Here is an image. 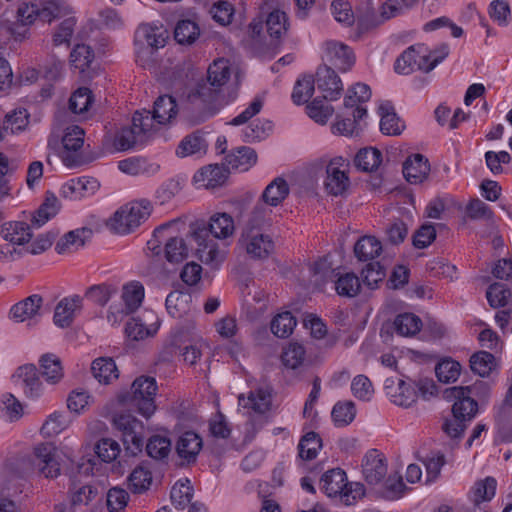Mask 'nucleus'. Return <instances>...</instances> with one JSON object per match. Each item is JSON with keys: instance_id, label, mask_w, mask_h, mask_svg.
<instances>
[{"instance_id": "f257e3e1", "label": "nucleus", "mask_w": 512, "mask_h": 512, "mask_svg": "<svg viewBox=\"0 0 512 512\" xmlns=\"http://www.w3.org/2000/svg\"><path fill=\"white\" fill-rule=\"evenodd\" d=\"M489 386L484 381H478L473 386H454L446 388L443 397L448 401H454L452 405V418L443 423L444 432L451 438H460L466 427L478 412V403L472 395L482 393L486 395Z\"/></svg>"}, {"instance_id": "f03ea898", "label": "nucleus", "mask_w": 512, "mask_h": 512, "mask_svg": "<svg viewBox=\"0 0 512 512\" xmlns=\"http://www.w3.org/2000/svg\"><path fill=\"white\" fill-rule=\"evenodd\" d=\"M234 232L233 218L227 213H218L210 218L209 223L197 221L191 226V238L196 243L197 257L206 264L220 263L224 256L211 237L225 239Z\"/></svg>"}, {"instance_id": "7ed1b4c3", "label": "nucleus", "mask_w": 512, "mask_h": 512, "mask_svg": "<svg viewBox=\"0 0 512 512\" xmlns=\"http://www.w3.org/2000/svg\"><path fill=\"white\" fill-rule=\"evenodd\" d=\"M152 212L148 200L133 201L120 207L108 220V228L117 234H129L145 222Z\"/></svg>"}, {"instance_id": "20e7f679", "label": "nucleus", "mask_w": 512, "mask_h": 512, "mask_svg": "<svg viewBox=\"0 0 512 512\" xmlns=\"http://www.w3.org/2000/svg\"><path fill=\"white\" fill-rule=\"evenodd\" d=\"M313 275L319 277L323 283L333 282L335 291L339 296L353 298L361 289L359 278L352 272L340 273L337 268L326 259L316 261L312 266Z\"/></svg>"}, {"instance_id": "39448f33", "label": "nucleus", "mask_w": 512, "mask_h": 512, "mask_svg": "<svg viewBox=\"0 0 512 512\" xmlns=\"http://www.w3.org/2000/svg\"><path fill=\"white\" fill-rule=\"evenodd\" d=\"M152 130L150 111H136L132 118V126L123 128L115 138V147L119 151H125L143 144Z\"/></svg>"}, {"instance_id": "423d86ee", "label": "nucleus", "mask_w": 512, "mask_h": 512, "mask_svg": "<svg viewBox=\"0 0 512 512\" xmlns=\"http://www.w3.org/2000/svg\"><path fill=\"white\" fill-rule=\"evenodd\" d=\"M157 391V384L154 378L141 376L134 380L131 385V393L128 399H123L144 417L149 418L156 409L154 397Z\"/></svg>"}, {"instance_id": "0eeeda50", "label": "nucleus", "mask_w": 512, "mask_h": 512, "mask_svg": "<svg viewBox=\"0 0 512 512\" xmlns=\"http://www.w3.org/2000/svg\"><path fill=\"white\" fill-rule=\"evenodd\" d=\"M113 426L121 432L126 453L135 456L143 448V430L141 421L131 414L119 413L113 416Z\"/></svg>"}, {"instance_id": "6e6552de", "label": "nucleus", "mask_w": 512, "mask_h": 512, "mask_svg": "<svg viewBox=\"0 0 512 512\" xmlns=\"http://www.w3.org/2000/svg\"><path fill=\"white\" fill-rule=\"evenodd\" d=\"M168 39V32L163 27L143 24L135 32L134 44L138 54H152L162 48Z\"/></svg>"}, {"instance_id": "1a4fd4ad", "label": "nucleus", "mask_w": 512, "mask_h": 512, "mask_svg": "<svg viewBox=\"0 0 512 512\" xmlns=\"http://www.w3.org/2000/svg\"><path fill=\"white\" fill-rule=\"evenodd\" d=\"M230 77V68L228 62L224 59L214 61L208 68L207 71V82L210 87L206 84L199 85L197 93L201 98H213V95L218 89L223 86Z\"/></svg>"}, {"instance_id": "9d476101", "label": "nucleus", "mask_w": 512, "mask_h": 512, "mask_svg": "<svg viewBox=\"0 0 512 512\" xmlns=\"http://www.w3.org/2000/svg\"><path fill=\"white\" fill-rule=\"evenodd\" d=\"M240 241L253 259L268 258L275 248L274 241L269 235L257 231H244Z\"/></svg>"}, {"instance_id": "9b49d317", "label": "nucleus", "mask_w": 512, "mask_h": 512, "mask_svg": "<svg viewBox=\"0 0 512 512\" xmlns=\"http://www.w3.org/2000/svg\"><path fill=\"white\" fill-rule=\"evenodd\" d=\"M362 474L369 485H378L387 474V460L376 449L369 450L362 460Z\"/></svg>"}, {"instance_id": "f8f14e48", "label": "nucleus", "mask_w": 512, "mask_h": 512, "mask_svg": "<svg viewBox=\"0 0 512 512\" xmlns=\"http://www.w3.org/2000/svg\"><path fill=\"white\" fill-rule=\"evenodd\" d=\"M318 90L323 94V99L336 101L343 92V84L336 72L329 66L323 65L317 69L316 80Z\"/></svg>"}, {"instance_id": "ddd939ff", "label": "nucleus", "mask_w": 512, "mask_h": 512, "mask_svg": "<svg viewBox=\"0 0 512 512\" xmlns=\"http://www.w3.org/2000/svg\"><path fill=\"white\" fill-rule=\"evenodd\" d=\"M203 446L202 438L193 431L182 433L175 443V452L181 465L195 463Z\"/></svg>"}, {"instance_id": "4468645a", "label": "nucleus", "mask_w": 512, "mask_h": 512, "mask_svg": "<svg viewBox=\"0 0 512 512\" xmlns=\"http://www.w3.org/2000/svg\"><path fill=\"white\" fill-rule=\"evenodd\" d=\"M367 109L358 105L356 108L345 110L337 115L336 122L332 125V133L342 136H352L358 133L360 121L366 117Z\"/></svg>"}, {"instance_id": "2eb2a0df", "label": "nucleus", "mask_w": 512, "mask_h": 512, "mask_svg": "<svg viewBox=\"0 0 512 512\" xmlns=\"http://www.w3.org/2000/svg\"><path fill=\"white\" fill-rule=\"evenodd\" d=\"M84 135V130L77 125L67 127L62 138L64 151L61 155L62 161L67 167H74L80 163L79 157L71 152H77L83 146Z\"/></svg>"}, {"instance_id": "dca6fc26", "label": "nucleus", "mask_w": 512, "mask_h": 512, "mask_svg": "<svg viewBox=\"0 0 512 512\" xmlns=\"http://www.w3.org/2000/svg\"><path fill=\"white\" fill-rule=\"evenodd\" d=\"M239 406L251 410L257 414H265L272 406V388L268 386L258 387L251 390L248 396H238Z\"/></svg>"}, {"instance_id": "f3484780", "label": "nucleus", "mask_w": 512, "mask_h": 512, "mask_svg": "<svg viewBox=\"0 0 512 512\" xmlns=\"http://www.w3.org/2000/svg\"><path fill=\"white\" fill-rule=\"evenodd\" d=\"M342 158H335L330 161L326 167V180L324 182L325 190L333 196H344L350 186L349 177L339 169Z\"/></svg>"}, {"instance_id": "a211bd4d", "label": "nucleus", "mask_w": 512, "mask_h": 512, "mask_svg": "<svg viewBox=\"0 0 512 512\" xmlns=\"http://www.w3.org/2000/svg\"><path fill=\"white\" fill-rule=\"evenodd\" d=\"M55 448L50 443H42L34 448V464L46 478L57 477L60 473L59 463L55 458Z\"/></svg>"}, {"instance_id": "6ab92c4d", "label": "nucleus", "mask_w": 512, "mask_h": 512, "mask_svg": "<svg viewBox=\"0 0 512 512\" xmlns=\"http://www.w3.org/2000/svg\"><path fill=\"white\" fill-rule=\"evenodd\" d=\"M82 309V298L79 295L63 298L55 307L54 323L61 328L72 325L75 316Z\"/></svg>"}, {"instance_id": "aec40b11", "label": "nucleus", "mask_w": 512, "mask_h": 512, "mask_svg": "<svg viewBox=\"0 0 512 512\" xmlns=\"http://www.w3.org/2000/svg\"><path fill=\"white\" fill-rule=\"evenodd\" d=\"M121 298L124 302V307L115 311L111 310L107 316L109 321H111V315H115V313L127 315L135 312L140 307L144 298L143 285L136 281L124 285ZM110 309H114V307Z\"/></svg>"}, {"instance_id": "412c9836", "label": "nucleus", "mask_w": 512, "mask_h": 512, "mask_svg": "<svg viewBox=\"0 0 512 512\" xmlns=\"http://www.w3.org/2000/svg\"><path fill=\"white\" fill-rule=\"evenodd\" d=\"M430 171L428 159L422 154H414L403 163V175L412 184L421 183Z\"/></svg>"}, {"instance_id": "4be33fe9", "label": "nucleus", "mask_w": 512, "mask_h": 512, "mask_svg": "<svg viewBox=\"0 0 512 512\" xmlns=\"http://www.w3.org/2000/svg\"><path fill=\"white\" fill-rule=\"evenodd\" d=\"M326 52L332 65L342 72L349 70L354 64V55L347 45L329 41L326 43Z\"/></svg>"}, {"instance_id": "5701e85b", "label": "nucleus", "mask_w": 512, "mask_h": 512, "mask_svg": "<svg viewBox=\"0 0 512 512\" xmlns=\"http://www.w3.org/2000/svg\"><path fill=\"white\" fill-rule=\"evenodd\" d=\"M43 299L34 294L16 303L10 310L11 317L17 322H24L40 315Z\"/></svg>"}, {"instance_id": "b1692460", "label": "nucleus", "mask_w": 512, "mask_h": 512, "mask_svg": "<svg viewBox=\"0 0 512 512\" xmlns=\"http://www.w3.org/2000/svg\"><path fill=\"white\" fill-rule=\"evenodd\" d=\"M427 57L416 51L413 46L407 48L395 61V71L401 74H409L414 70L425 71Z\"/></svg>"}, {"instance_id": "393cba45", "label": "nucleus", "mask_w": 512, "mask_h": 512, "mask_svg": "<svg viewBox=\"0 0 512 512\" xmlns=\"http://www.w3.org/2000/svg\"><path fill=\"white\" fill-rule=\"evenodd\" d=\"M381 116L380 130L386 135L397 136L405 129V123L395 113L391 102H383L379 106Z\"/></svg>"}, {"instance_id": "a878e982", "label": "nucleus", "mask_w": 512, "mask_h": 512, "mask_svg": "<svg viewBox=\"0 0 512 512\" xmlns=\"http://www.w3.org/2000/svg\"><path fill=\"white\" fill-rule=\"evenodd\" d=\"M93 231L90 228H81L66 233L55 246L58 254L70 251H77L83 247L88 239L92 237Z\"/></svg>"}, {"instance_id": "bb28decb", "label": "nucleus", "mask_w": 512, "mask_h": 512, "mask_svg": "<svg viewBox=\"0 0 512 512\" xmlns=\"http://www.w3.org/2000/svg\"><path fill=\"white\" fill-rule=\"evenodd\" d=\"M321 483V489L328 497H341L347 486V475L344 470L333 468L322 475Z\"/></svg>"}, {"instance_id": "cd10ccee", "label": "nucleus", "mask_w": 512, "mask_h": 512, "mask_svg": "<svg viewBox=\"0 0 512 512\" xmlns=\"http://www.w3.org/2000/svg\"><path fill=\"white\" fill-rule=\"evenodd\" d=\"M289 191L287 181L282 177H276L266 186L260 200L270 207H277L288 197Z\"/></svg>"}, {"instance_id": "c85d7f7f", "label": "nucleus", "mask_w": 512, "mask_h": 512, "mask_svg": "<svg viewBox=\"0 0 512 512\" xmlns=\"http://www.w3.org/2000/svg\"><path fill=\"white\" fill-rule=\"evenodd\" d=\"M177 114V104L175 99L170 95L159 96L153 107L150 117L152 123L156 121L159 124H166L171 121ZM154 124H152L153 126Z\"/></svg>"}, {"instance_id": "c756f323", "label": "nucleus", "mask_w": 512, "mask_h": 512, "mask_svg": "<svg viewBox=\"0 0 512 512\" xmlns=\"http://www.w3.org/2000/svg\"><path fill=\"white\" fill-rule=\"evenodd\" d=\"M91 372L99 383L105 385L110 384L119 377L115 361L110 357L95 359L91 365Z\"/></svg>"}, {"instance_id": "7c9ffc66", "label": "nucleus", "mask_w": 512, "mask_h": 512, "mask_svg": "<svg viewBox=\"0 0 512 512\" xmlns=\"http://www.w3.org/2000/svg\"><path fill=\"white\" fill-rule=\"evenodd\" d=\"M229 169L246 171L257 161V154L254 149L242 146L225 157Z\"/></svg>"}, {"instance_id": "2f4dec72", "label": "nucleus", "mask_w": 512, "mask_h": 512, "mask_svg": "<svg viewBox=\"0 0 512 512\" xmlns=\"http://www.w3.org/2000/svg\"><path fill=\"white\" fill-rule=\"evenodd\" d=\"M41 374L48 383H58L64 376L61 360L53 353H47L41 356L40 360Z\"/></svg>"}, {"instance_id": "473e14b6", "label": "nucleus", "mask_w": 512, "mask_h": 512, "mask_svg": "<svg viewBox=\"0 0 512 512\" xmlns=\"http://www.w3.org/2000/svg\"><path fill=\"white\" fill-rule=\"evenodd\" d=\"M1 234L6 241L16 245H23L32 237L30 226L21 221L5 223L2 226Z\"/></svg>"}, {"instance_id": "72a5a7b5", "label": "nucleus", "mask_w": 512, "mask_h": 512, "mask_svg": "<svg viewBox=\"0 0 512 512\" xmlns=\"http://www.w3.org/2000/svg\"><path fill=\"white\" fill-rule=\"evenodd\" d=\"M272 209L269 205L265 204L262 200L255 204L244 231H255L264 227L270 226L272 223Z\"/></svg>"}, {"instance_id": "f704fd0d", "label": "nucleus", "mask_w": 512, "mask_h": 512, "mask_svg": "<svg viewBox=\"0 0 512 512\" xmlns=\"http://www.w3.org/2000/svg\"><path fill=\"white\" fill-rule=\"evenodd\" d=\"M486 298L492 308L506 307L512 302V290L507 284L494 282L487 288Z\"/></svg>"}, {"instance_id": "c9c22d12", "label": "nucleus", "mask_w": 512, "mask_h": 512, "mask_svg": "<svg viewBox=\"0 0 512 512\" xmlns=\"http://www.w3.org/2000/svg\"><path fill=\"white\" fill-rule=\"evenodd\" d=\"M267 32L272 42H277L288 30V19L285 12L275 9L271 11L266 19Z\"/></svg>"}, {"instance_id": "e433bc0d", "label": "nucleus", "mask_w": 512, "mask_h": 512, "mask_svg": "<svg viewBox=\"0 0 512 512\" xmlns=\"http://www.w3.org/2000/svg\"><path fill=\"white\" fill-rule=\"evenodd\" d=\"M382 251V245L380 241L373 236H364L360 238L355 246V256L360 261L372 260L379 256Z\"/></svg>"}, {"instance_id": "4c0bfd02", "label": "nucleus", "mask_w": 512, "mask_h": 512, "mask_svg": "<svg viewBox=\"0 0 512 512\" xmlns=\"http://www.w3.org/2000/svg\"><path fill=\"white\" fill-rule=\"evenodd\" d=\"M59 211V201L53 193H47L45 201L40 205L32 218V225L39 228L53 218Z\"/></svg>"}, {"instance_id": "58836bf2", "label": "nucleus", "mask_w": 512, "mask_h": 512, "mask_svg": "<svg viewBox=\"0 0 512 512\" xmlns=\"http://www.w3.org/2000/svg\"><path fill=\"white\" fill-rule=\"evenodd\" d=\"M40 19L45 22H51L56 18L65 16L68 11V6L65 0H38Z\"/></svg>"}, {"instance_id": "ea45409f", "label": "nucleus", "mask_w": 512, "mask_h": 512, "mask_svg": "<svg viewBox=\"0 0 512 512\" xmlns=\"http://www.w3.org/2000/svg\"><path fill=\"white\" fill-rule=\"evenodd\" d=\"M227 178V170L218 164L203 167L196 175L197 181H204L207 188H215L222 185Z\"/></svg>"}, {"instance_id": "a19ab883", "label": "nucleus", "mask_w": 512, "mask_h": 512, "mask_svg": "<svg viewBox=\"0 0 512 512\" xmlns=\"http://www.w3.org/2000/svg\"><path fill=\"white\" fill-rule=\"evenodd\" d=\"M382 162V154L376 148H363L354 158L355 166L365 172H371L379 167Z\"/></svg>"}, {"instance_id": "79ce46f5", "label": "nucleus", "mask_w": 512, "mask_h": 512, "mask_svg": "<svg viewBox=\"0 0 512 512\" xmlns=\"http://www.w3.org/2000/svg\"><path fill=\"white\" fill-rule=\"evenodd\" d=\"M321 447L322 440L319 435L313 431L308 432L300 439L298 444V456L302 460H313L317 457Z\"/></svg>"}, {"instance_id": "37998d69", "label": "nucleus", "mask_w": 512, "mask_h": 512, "mask_svg": "<svg viewBox=\"0 0 512 512\" xmlns=\"http://www.w3.org/2000/svg\"><path fill=\"white\" fill-rule=\"evenodd\" d=\"M200 29L192 20L184 19L178 21L174 29L175 40L182 45H190L199 37Z\"/></svg>"}, {"instance_id": "c03bdc74", "label": "nucleus", "mask_w": 512, "mask_h": 512, "mask_svg": "<svg viewBox=\"0 0 512 512\" xmlns=\"http://www.w3.org/2000/svg\"><path fill=\"white\" fill-rule=\"evenodd\" d=\"M179 341V335L172 336L169 344L166 347L168 353L171 355H181L183 360L190 365L196 364L197 360L201 356L200 349L197 347V345H186L182 347Z\"/></svg>"}, {"instance_id": "a18cd8bd", "label": "nucleus", "mask_w": 512, "mask_h": 512, "mask_svg": "<svg viewBox=\"0 0 512 512\" xmlns=\"http://www.w3.org/2000/svg\"><path fill=\"white\" fill-rule=\"evenodd\" d=\"M371 98V89L367 84L357 83L348 89L347 95L344 98V109L350 110L356 108L358 105L367 102Z\"/></svg>"}, {"instance_id": "49530a36", "label": "nucleus", "mask_w": 512, "mask_h": 512, "mask_svg": "<svg viewBox=\"0 0 512 512\" xmlns=\"http://www.w3.org/2000/svg\"><path fill=\"white\" fill-rule=\"evenodd\" d=\"M394 326L398 334L414 336L421 330L422 320L415 314L404 313L395 318Z\"/></svg>"}, {"instance_id": "de8ad7c7", "label": "nucleus", "mask_w": 512, "mask_h": 512, "mask_svg": "<svg viewBox=\"0 0 512 512\" xmlns=\"http://www.w3.org/2000/svg\"><path fill=\"white\" fill-rule=\"evenodd\" d=\"M296 319L291 312L286 311L277 314L271 321V331L279 338L290 336L296 326Z\"/></svg>"}, {"instance_id": "09e8293b", "label": "nucleus", "mask_w": 512, "mask_h": 512, "mask_svg": "<svg viewBox=\"0 0 512 512\" xmlns=\"http://www.w3.org/2000/svg\"><path fill=\"white\" fill-rule=\"evenodd\" d=\"M171 441L169 438L161 435H153L146 444L147 454L155 460L166 459L171 452Z\"/></svg>"}, {"instance_id": "8fccbe9b", "label": "nucleus", "mask_w": 512, "mask_h": 512, "mask_svg": "<svg viewBox=\"0 0 512 512\" xmlns=\"http://www.w3.org/2000/svg\"><path fill=\"white\" fill-rule=\"evenodd\" d=\"M496 485L497 482L493 477L477 481L470 494L473 503L479 505L482 501H490L495 495Z\"/></svg>"}, {"instance_id": "3c124183", "label": "nucleus", "mask_w": 512, "mask_h": 512, "mask_svg": "<svg viewBox=\"0 0 512 512\" xmlns=\"http://www.w3.org/2000/svg\"><path fill=\"white\" fill-rule=\"evenodd\" d=\"M159 324L156 322L147 327L140 319L131 318L125 326V332L128 338L138 341L152 336L156 333Z\"/></svg>"}, {"instance_id": "603ef678", "label": "nucleus", "mask_w": 512, "mask_h": 512, "mask_svg": "<svg viewBox=\"0 0 512 512\" xmlns=\"http://www.w3.org/2000/svg\"><path fill=\"white\" fill-rule=\"evenodd\" d=\"M308 116L316 123L324 125L328 122L329 118L334 114L333 106L325 104L319 97L313 99L306 106Z\"/></svg>"}, {"instance_id": "864d4df0", "label": "nucleus", "mask_w": 512, "mask_h": 512, "mask_svg": "<svg viewBox=\"0 0 512 512\" xmlns=\"http://www.w3.org/2000/svg\"><path fill=\"white\" fill-rule=\"evenodd\" d=\"M355 415L356 408L352 401L337 402L331 412L335 425L339 427L349 425L354 420Z\"/></svg>"}, {"instance_id": "5fc2aeb1", "label": "nucleus", "mask_w": 512, "mask_h": 512, "mask_svg": "<svg viewBox=\"0 0 512 512\" xmlns=\"http://www.w3.org/2000/svg\"><path fill=\"white\" fill-rule=\"evenodd\" d=\"M315 79L311 75L298 79L292 93V100L295 104L306 103L314 94Z\"/></svg>"}, {"instance_id": "6e6d98bb", "label": "nucleus", "mask_w": 512, "mask_h": 512, "mask_svg": "<svg viewBox=\"0 0 512 512\" xmlns=\"http://www.w3.org/2000/svg\"><path fill=\"white\" fill-rule=\"evenodd\" d=\"M190 295L180 291H172L168 294L165 306L168 313L174 318H180L186 313Z\"/></svg>"}, {"instance_id": "4d7b16f0", "label": "nucleus", "mask_w": 512, "mask_h": 512, "mask_svg": "<svg viewBox=\"0 0 512 512\" xmlns=\"http://www.w3.org/2000/svg\"><path fill=\"white\" fill-rule=\"evenodd\" d=\"M171 501L177 508L183 510L193 497V488L188 479L185 482L178 481L171 489Z\"/></svg>"}, {"instance_id": "13d9d810", "label": "nucleus", "mask_w": 512, "mask_h": 512, "mask_svg": "<svg viewBox=\"0 0 512 512\" xmlns=\"http://www.w3.org/2000/svg\"><path fill=\"white\" fill-rule=\"evenodd\" d=\"M188 256V248L180 237H170L165 244V258L170 263H180Z\"/></svg>"}, {"instance_id": "bf43d9fd", "label": "nucleus", "mask_w": 512, "mask_h": 512, "mask_svg": "<svg viewBox=\"0 0 512 512\" xmlns=\"http://www.w3.org/2000/svg\"><path fill=\"white\" fill-rule=\"evenodd\" d=\"M207 147L206 141L198 132L186 136L177 148V155L186 157L204 151Z\"/></svg>"}, {"instance_id": "052dcab7", "label": "nucleus", "mask_w": 512, "mask_h": 512, "mask_svg": "<svg viewBox=\"0 0 512 512\" xmlns=\"http://www.w3.org/2000/svg\"><path fill=\"white\" fill-rule=\"evenodd\" d=\"M494 356L487 351H479L470 357L471 370L481 377L488 376L494 367Z\"/></svg>"}, {"instance_id": "680f3d73", "label": "nucleus", "mask_w": 512, "mask_h": 512, "mask_svg": "<svg viewBox=\"0 0 512 512\" xmlns=\"http://www.w3.org/2000/svg\"><path fill=\"white\" fill-rule=\"evenodd\" d=\"M461 372V365L459 362L452 359H443L435 367V373L440 382L450 383L455 382Z\"/></svg>"}, {"instance_id": "e2e57ef3", "label": "nucleus", "mask_w": 512, "mask_h": 512, "mask_svg": "<svg viewBox=\"0 0 512 512\" xmlns=\"http://www.w3.org/2000/svg\"><path fill=\"white\" fill-rule=\"evenodd\" d=\"M71 64L84 72L94 59V52L90 46L85 44H77L70 53Z\"/></svg>"}, {"instance_id": "0e129e2a", "label": "nucleus", "mask_w": 512, "mask_h": 512, "mask_svg": "<svg viewBox=\"0 0 512 512\" xmlns=\"http://www.w3.org/2000/svg\"><path fill=\"white\" fill-rule=\"evenodd\" d=\"M92 92L86 87L76 90L69 99V109L74 114H83L92 104Z\"/></svg>"}, {"instance_id": "69168bd1", "label": "nucleus", "mask_w": 512, "mask_h": 512, "mask_svg": "<svg viewBox=\"0 0 512 512\" xmlns=\"http://www.w3.org/2000/svg\"><path fill=\"white\" fill-rule=\"evenodd\" d=\"M281 359L285 367L296 369L303 363L305 359V349L301 344L297 342H291L283 350Z\"/></svg>"}, {"instance_id": "338daca9", "label": "nucleus", "mask_w": 512, "mask_h": 512, "mask_svg": "<svg viewBox=\"0 0 512 512\" xmlns=\"http://www.w3.org/2000/svg\"><path fill=\"white\" fill-rule=\"evenodd\" d=\"M129 487L134 493L147 490L152 481L151 472L144 467H136L129 476Z\"/></svg>"}, {"instance_id": "774afa93", "label": "nucleus", "mask_w": 512, "mask_h": 512, "mask_svg": "<svg viewBox=\"0 0 512 512\" xmlns=\"http://www.w3.org/2000/svg\"><path fill=\"white\" fill-rule=\"evenodd\" d=\"M117 293V288L111 284L103 283L90 287L86 296L92 302L104 306L108 303L110 298Z\"/></svg>"}]
</instances>
